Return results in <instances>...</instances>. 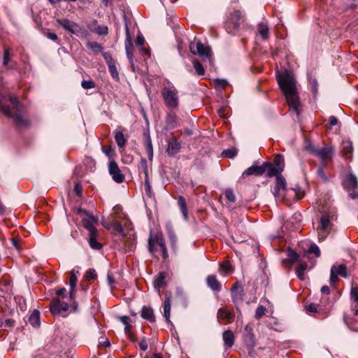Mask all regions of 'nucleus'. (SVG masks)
Returning <instances> with one entry per match:
<instances>
[{"mask_svg": "<svg viewBox=\"0 0 358 358\" xmlns=\"http://www.w3.org/2000/svg\"><path fill=\"white\" fill-rule=\"evenodd\" d=\"M277 80L290 108L299 115L300 101L294 77L291 73L285 71L277 75Z\"/></svg>", "mask_w": 358, "mask_h": 358, "instance_id": "obj_1", "label": "nucleus"}, {"mask_svg": "<svg viewBox=\"0 0 358 358\" xmlns=\"http://www.w3.org/2000/svg\"><path fill=\"white\" fill-rule=\"evenodd\" d=\"M10 101L13 105V108L8 106H4L0 102V110L1 112L8 117L13 119L14 122L17 126H24L27 124V121L21 116L22 106L20 103L17 97L10 96Z\"/></svg>", "mask_w": 358, "mask_h": 358, "instance_id": "obj_2", "label": "nucleus"}, {"mask_svg": "<svg viewBox=\"0 0 358 358\" xmlns=\"http://www.w3.org/2000/svg\"><path fill=\"white\" fill-rule=\"evenodd\" d=\"M56 23L60 25L70 35H76L80 38L87 37L88 31L83 26L66 17L58 18Z\"/></svg>", "mask_w": 358, "mask_h": 358, "instance_id": "obj_3", "label": "nucleus"}, {"mask_svg": "<svg viewBox=\"0 0 358 358\" xmlns=\"http://www.w3.org/2000/svg\"><path fill=\"white\" fill-rule=\"evenodd\" d=\"M162 95L167 107L176 108L178 106V91L172 83H169L167 85L163 87Z\"/></svg>", "mask_w": 358, "mask_h": 358, "instance_id": "obj_4", "label": "nucleus"}, {"mask_svg": "<svg viewBox=\"0 0 358 358\" xmlns=\"http://www.w3.org/2000/svg\"><path fill=\"white\" fill-rule=\"evenodd\" d=\"M189 49L193 55H197L203 60H208L211 62L212 52L208 46H205L199 40L196 38L189 43Z\"/></svg>", "mask_w": 358, "mask_h": 358, "instance_id": "obj_5", "label": "nucleus"}, {"mask_svg": "<svg viewBox=\"0 0 358 358\" xmlns=\"http://www.w3.org/2000/svg\"><path fill=\"white\" fill-rule=\"evenodd\" d=\"M243 340L248 350L249 355L252 357L254 354V348L256 345V340L253 334V327L251 324H248L244 327Z\"/></svg>", "mask_w": 358, "mask_h": 358, "instance_id": "obj_6", "label": "nucleus"}, {"mask_svg": "<svg viewBox=\"0 0 358 358\" xmlns=\"http://www.w3.org/2000/svg\"><path fill=\"white\" fill-rule=\"evenodd\" d=\"M241 19V13L238 10H234L225 22L226 31L229 34H234L238 30Z\"/></svg>", "mask_w": 358, "mask_h": 358, "instance_id": "obj_7", "label": "nucleus"}, {"mask_svg": "<svg viewBox=\"0 0 358 358\" xmlns=\"http://www.w3.org/2000/svg\"><path fill=\"white\" fill-rule=\"evenodd\" d=\"M331 220L330 215L327 212H322L320 218V225L317 229L318 238L324 241L330 231Z\"/></svg>", "mask_w": 358, "mask_h": 358, "instance_id": "obj_8", "label": "nucleus"}, {"mask_svg": "<svg viewBox=\"0 0 358 358\" xmlns=\"http://www.w3.org/2000/svg\"><path fill=\"white\" fill-rule=\"evenodd\" d=\"M307 150L322 161L331 159L333 155V149L331 147H323L322 148H319L314 145H308L307 146Z\"/></svg>", "mask_w": 358, "mask_h": 358, "instance_id": "obj_9", "label": "nucleus"}, {"mask_svg": "<svg viewBox=\"0 0 358 358\" xmlns=\"http://www.w3.org/2000/svg\"><path fill=\"white\" fill-rule=\"evenodd\" d=\"M338 275L343 278H348L347 266L345 264L338 266L333 265L331 268V273L329 282L331 285H334L338 280Z\"/></svg>", "mask_w": 358, "mask_h": 358, "instance_id": "obj_10", "label": "nucleus"}, {"mask_svg": "<svg viewBox=\"0 0 358 358\" xmlns=\"http://www.w3.org/2000/svg\"><path fill=\"white\" fill-rule=\"evenodd\" d=\"M232 301L236 306V310H239L238 305L243 301L244 290L241 284L236 282L231 289Z\"/></svg>", "mask_w": 358, "mask_h": 358, "instance_id": "obj_11", "label": "nucleus"}, {"mask_svg": "<svg viewBox=\"0 0 358 358\" xmlns=\"http://www.w3.org/2000/svg\"><path fill=\"white\" fill-rule=\"evenodd\" d=\"M108 171L113 180L117 183H122L124 180V175L122 173L117 164L112 160L108 165Z\"/></svg>", "mask_w": 358, "mask_h": 358, "instance_id": "obj_12", "label": "nucleus"}, {"mask_svg": "<svg viewBox=\"0 0 358 358\" xmlns=\"http://www.w3.org/2000/svg\"><path fill=\"white\" fill-rule=\"evenodd\" d=\"M157 245L160 248L166 245L165 240L162 233H156L154 235H150L148 239V249L150 252H154L157 250L155 245Z\"/></svg>", "mask_w": 358, "mask_h": 358, "instance_id": "obj_13", "label": "nucleus"}, {"mask_svg": "<svg viewBox=\"0 0 358 358\" xmlns=\"http://www.w3.org/2000/svg\"><path fill=\"white\" fill-rule=\"evenodd\" d=\"M125 31H126V39H125V50L127 53V57L129 60V62L131 65H133V58H134V45L132 43V40L130 36L129 29L127 23L125 24Z\"/></svg>", "mask_w": 358, "mask_h": 358, "instance_id": "obj_14", "label": "nucleus"}, {"mask_svg": "<svg viewBox=\"0 0 358 358\" xmlns=\"http://www.w3.org/2000/svg\"><path fill=\"white\" fill-rule=\"evenodd\" d=\"M69 308L67 303L61 301L59 299H54L50 304V310L53 315H59L66 312Z\"/></svg>", "mask_w": 358, "mask_h": 358, "instance_id": "obj_15", "label": "nucleus"}, {"mask_svg": "<svg viewBox=\"0 0 358 358\" xmlns=\"http://www.w3.org/2000/svg\"><path fill=\"white\" fill-rule=\"evenodd\" d=\"M83 227L89 231L90 234L95 232H98L95 225L98 223V219L92 215L88 216L86 218L82 220Z\"/></svg>", "mask_w": 358, "mask_h": 358, "instance_id": "obj_16", "label": "nucleus"}, {"mask_svg": "<svg viewBox=\"0 0 358 358\" xmlns=\"http://www.w3.org/2000/svg\"><path fill=\"white\" fill-rule=\"evenodd\" d=\"M234 317V313L227 310L224 308H219L217 311V318L219 322L224 321L226 324L231 322Z\"/></svg>", "mask_w": 358, "mask_h": 358, "instance_id": "obj_17", "label": "nucleus"}, {"mask_svg": "<svg viewBox=\"0 0 358 358\" xmlns=\"http://www.w3.org/2000/svg\"><path fill=\"white\" fill-rule=\"evenodd\" d=\"M257 34L264 40L266 41L269 38V27L268 22L263 20L257 25Z\"/></svg>", "mask_w": 358, "mask_h": 358, "instance_id": "obj_18", "label": "nucleus"}, {"mask_svg": "<svg viewBox=\"0 0 358 358\" xmlns=\"http://www.w3.org/2000/svg\"><path fill=\"white\" fill-rule=\"evenodd\" d=\"M79 274V268H74L72 269V271L70 272V276H69V285H70V289H69V294L70 297H73V293L75 291L76 286L77 285V275Z\"/></svg>", "mask_w": 358, "mask_h": 358, "instance_id": "obj_19", "label": "nucleus"}, {"mask_svg": "<svg viewBox=\"0 0 358 358\" xmlns=\"http://www.w3.org/2000/svg\"><path fill=\"white\" fill-rule=\"evenodd\" d=\"M171 292H166L165 295V300L163 304V315L166 321L170 322V315H171Z\"/></svg>", "mask_w": 358, "mask_h": 358, "instance_id": "obj_20", "label": "nucleus"}, {"mask_svg": "<svg viewBox=\"0 0 358 358\" xmlns=\"http://www.w3.org/2000/svg\"><path fill=\"white\" fill-rule=\"evenodd\" d=\"M350 297L353 301L351 308L355 315H358V285L352 286L350 290Z\"/></svg>", "mask_w": 358, "mask_h": 358, "instance_id": "obj_21", "label": "nucleus"}, {"mask_svg": "<svg viewBox=\"0 0 358 358\" xmlns=\"http://www.w3.org/2000/svg\"><path fill=\"white\" fill-rule=\"evenodd\" d=\"M265 173V166L264 163L261 166H251L248 168L243 173V176H262Z\"/></svg>", "mask_w": 358, "mask_h": 358, "instance_id": "obj_22", "label": "nucleus"}, {"mask_svg": "<svg viewBox=\"0 0 358 358\" xmlns=\"http://www.w3.org/2000/svg\"><path fill=\"white\" fill-rule=\"evenodd\" d=\"M208 286L214 292H220L222 288L221 283L217 280L215 275H209L206 278Z\"/></svg>", "mask_w": 358, "mask_h": 358, "instance_id": "obj_23", "label": "nucleus"}, {"mask_svg": "<svg viewBox=\"0 0 358 358\" xmlns=\"http://www.w3.org/2000/svg\"><path fill=\"white\" fill-rule=\"evenodd\" d=\"M180 143L177 139L173 138L169 141L166 152L169 155H174L180 151Z\"/></svg>", "mask_w": 358, "mask_h": 358, "instance_id": "obj_24", "label": "nucleus"}, {"mask_svg": "<svg viewBox=\"0 0 358 358\" xmlns=\"http://www.w3.org/2000/svg\"><path fill=\"white\" fill-rule=\"evenodd\" d=\"M264 166H265V173H266L267 176L269 178L274 176L277 178V176L281 175L282 172V171H280V169H278L277 167L269 162H264Z\"/></svg>", "mask_w": 358, "mask_h": 358, "instance_id": "obj_25", "label": "nucleus"}, {"mask_svg": "<svg viewBox=\"0 0 358 358\" xmlns=\"http://www.w3.org/2000/svg\"><path fill=\"white\" fill-rule=\"evenodd\" d=\"M166 125L168 129H172L179 126L176 113H169L166 117Z\"/></svg>", "mask_w": 358, "mask_h": 358, "instance_id": "obj_26", "label": "nucleus"}, {"mask_svg": "<svg viewBox=\"0 0 358 358\" xmlns=\"http://www.w3.org/2000/svg\"><path fill=\"white\" fill-rule=\"evenodd\" d=\"M222 338L224 342V345L228 348H231L234 343V335L232 331L227 330L222 334Z\"/></svg>", "mask_w": 358, "mask_h": 358, "instance_id": "obj_27", "label": "nucleus"}, {"mask_svg": "<svg viewBox=\"0 0 358 358\" xmlns=\"http://www.w3.org/2000/svg\"><path fill=\"white\" fill-rule=\"evenodd\" d=\"M287 259L283 261L284 263H289L290 264H293L297 262H300L299 255L290 248H289L287 250Z\"/></svg>", "mask_w": 358, "mask_h": 358, "instance_id": "obj_28", "label": "nucleus"}, {"mask_svg": "<svg viewBox=\"0 0 358 358\" xmlns=\"http://www.w3.org/2000/svg\"><path fill=\"white\" fill-rule=\"evenodd\" d=\"M141 315L143 319L146 320H148L150 322L155 321V315L153 310L150 307L143 306L141 310Z\"/></svg>", "mask_w": 358, "mask_h": 358, "instance_id": "obj_29", "label": "nucleus"}, {"mask_svg": "<svg viewBox=\"0 0 358 358\" xmlns=\"http://www.w3.org/2000/svg\"><path fill=\"white\" fill-rule=\"evenodd\" d=\"M98 232L89 234L88 243L91 248L94 250H100L102 248V245L96 240Z\"/></svg>", "mask_w": 358, "mask_h": 358, "instance_id": "obj_30", "label": "nucleus"}, {"mask_svg": "<svg viewBox=\"0 0 358 358\" xmlns=\"http://www.w3.org/2000/svg\"><path fill=\"white\" fill-rule=\"evenodd\" d=\"M29 322L34 328H37L40 326V312L38 310L35 309L32 312L29 317Z\"/></svg>", "mask_w": 358, "mask_h": 358, "instance_id": "obj_31", "label": "nucleus"}, {"mask_svg": "<svg viewBox=\"0 0 358 358\" xmlns=\"http://www.w3.org/2000/svg\"><path fill=\"white\" fill-rule=\"evenodd\" d=\"M165 274L164 273H160L154 280V287L157 289L159 293L160 289L165 285Z\"/></svg>", "mask_w": 358, "mask_h": 358, "instance_id": "obj_32", "label": "nucleus"}, {"mask_svg": "<svg viewBox=\"0 0 358 358\" xmlns=\"http://www.w3.org/2000/svg\"><path fill=\"white\" fill-rule=\"evenodd\" d=\"M108 66V70H109V72H110L112 78L114 80H115L116 81H118L120 78H119V73H118V71H117V69L116 67L115 61L109 60Z\"/></svg>", "mask_w": 358, "mask_h": 358, "instance_id": "obj_33", "label": "nucleus"}, {"mask_svg": "<svg viewBox=\"0 0 358 358\" xmlns=\"http://www.w3.org/2000/svg\"><path fill=\"white\" fill-rule=\"evenodd\" d=\"M345 185L351 189H355L358 187V180L355 176L350 174L346 180Z\"/></svg>", "mask_w": 358, "mask_h": 358, "instance_id": "obj_34", "label": "nucleus"}, {"mask_svg": "<svg viewBox=\"0 0 358 358\" xmlns=\"http://www.w3.org/2000/svg\"><path fill=\"white\" fill-rule=\"evenodd\" d=\"M145 150L148 154L149 160L152 161L153 158V148L150 136L148 135L145 141Z\"/></svg>", "mask_w": 358, "mask_h": 358, "instance_id": "obj_35", "label": "nucleus"}, {"mask_svg": "<svg viewBox=\"0 0 358 358\" xmlns=\"http://www.w3.org/2000/svg\"><path fill=\"white\" fill-rule=\"evenodd\" d=\"M353 150L352 143L349 140H345L342 142V152L343 155L348 157Z\"/></svg>", "mask_w": 358, "mask_h": 358, "instance_id": "obj_36", "label": "nucleus"}, {"mask_svg": "<svg viewBox=\"0 0 358 358\" xmlns=\"http://www.w3.org/2000/svg\"><path fill=\"white\" fill-rule=\"evenodd\" d=\"M308 264L306 262H301L296 269L297 277L301 280L305 279L304 272L307 269Z\"/></svg>", "mask_w": 358, "mask_h": 358, "instance_id": "obj_37", "label": "nucleus"}, {"mask_svg": "<svg viewBox=\"0 0 358 358\" xmlns=\"http://www.w3.org/2000/svg\"><path fill=\"white\" fill-rule=\"evenodd\" d=\"M178 206L180 207V211L182 214L183 217L187 220V208L186 205L185 199L183 196H180L178 200Z\"/></svg>", "mask_w": 358, "mask_h": 358, "instance_id": "obj_38", "label": "nucleus"}, {"mask_svg": "<svg viewBox=\"0 0 358 358\" xmlns=\"http://www.w3.org/2000/svg\"><path fill=\"white\" fill-rule=\"evenodd\" d=\"M166 229H167V233H168V236H169V238L171 241V246L173 249H175L176 247V243H177V236H176V234L174 233V231L172 229V227L170 224H168L166 226Z\"/></svg>", "mask_w": 358, "mask_h": 358, "instance_id": "obj_39", "label": "nucleus"}, {"mask_svg": "<svg viewBox=\"0 0 358 358\" xmlns=\"http://www.w3.org/2000/svg\"><path fill=\"white\" fill-rule=\"evenodd\" d=\"M106 229H112L115 233L123 234L124 229L122 224L119 222H112L110 223V226H106Z\"/></svg>", "mask_w": 358, "mask_h": 358, "instance_id": "obj_40", "label": "nucleus"}, {"mask_svg": "<svg viewBox=\"0 0 358 358\" xmlns=\"http://www.w3.org/2000/svg\"><path fill=\"white\" fill-rule=\"evenodd\" d=\"M115 140L117 145L120 148H123L126 143V139L124 136L122 131H115Z\"/></svg>", "mask_w": 358, "mask_h": 358, "instance_id": "obj_41", "label": "nucleus"}, {"mask_svg": "<svg viewBox=\"0 0 358 358\" xmlns=\"http://www.w3.org/2000/svg\"><path fill=\"white\" fill-rule=\"evenodd\" d=\"M274 166L277 167L280 171L284 170L285 168V162L284 157L281 155H278L275 157L273 164H272Z\"/></svg>", "mask_w": 358, "mask_h": 358, "instance_id": "obj_42", "label": "nucleus"}, {"mask_svg": "<svg viewBox=\"0 0 358 358\" xmlns=\"http://www.w3.org/2000/svg\"><path fill=\"white\" fill-rule=\"evenodd\" d=\"M219 271L220 272L223 273L224 275H226L233 272V268L228 262H225L220 264Z\"/></svg>", "mask_w": 358, "mask_h": 358, "instance_id": "obj_43", "label": "nucleus"}, {"mask_svg": "<svg viewBox=\"0 0 358 358\" xmlns=\"http://www.w3.org/2000/svg\"><path fill=\"white\" fill-rule=\"evenodd\" d=\"M87 47L90 49L94 54H98L103 50V47L97 42H88L87 43Z\"/></svg>", "mask_w": 358, "mask_h": 358, "instance_id": "obj_44", "label": "nucleus"}, {"mask_svg": "<svg viewBox=\"0 0 358 358\" xmlns=\"http://www.w3.org/2000/svg\"><path fill=\"white\" fill-rule=\"evenodd\" d=\"M193 66L199 76H203L205 74V69L203 65L198 61H193Z\"/></svg>", "mask_w": 358, "mask_h": 358, "instance_id": "obj_45", "label": "nucleus"}, {"mask_svg": "<svg viewBox=\"0 0 358 358\" xmlns=\"http://www.w3.org/2000/svg\"><path fill=\"white\" fill-rule=\"evenodd\" d=\"M275 185L282 187V191L286 189V180L282 174L275 178Z\"/></svg>", "mask_w": 358, "mask_h": 358, "instance_id": "obj_46", "label": "nucleus"}, {"mask_svg": "<svg viewBox=\"0 0 358 358\" xmlns=\"http://www.w3.org/2000/svg\"><path fill=\"white\" fill-rule=\"evenodd\" d=\"M308 84H309V86H310V88L312 92L314 94H316V93L317 92V89H318V84H317L316 79L313 78H309Z\"/></svg>", "mask_w": 358, "mask_h": 358, "instance_id": "obj_47", "label": "nucleus"}, {"mask_svg": "<svg viewBox=\"0 0 358 358\" xmlns=\"http://www.w3.org/2000/svg\"><path fill=\"white\" fill-rule=\"evenodd\" d=\"M12 56V54L9 49L4 48L3 51V65L4 66H7L9 62L10 57Z\"/></svg>", "mask_w": 358, "mask_h": 358, "instance_id": "obj_48", "label": "nucleus"}, {"mask_svg": "<svg viewBox=\"0 0 358 358\" xmlns=\"http://www.w3.org/2000/svg\"><path fill=\"white\" fill-rule=\"evenodd\" d=\"M224 196L227 198V199L230 202H235L236 201V196L231 189H227L224 192Z\"/></svg>", "mask_w": 358, "mask_h": 358, "instance_id": "obj_49", "label": "nucleus"}, {"mask_svg": "<svg viewBox=\"0 0 358 358\" xmlns=\"http://www.w3.org/2000/svg\"><path fill=\"white\" fill-rule=\"evenodd\" d=\"M308 253H313L315 254V255L318 257L320 256V248L319 247L315 244V243H312L308 250Z\"/></svg>", "mask_w": 358, "mask_h": 358, "instance_id": "obj_50", "label": "nucleus"}, {"mask_svg": "<svg viewBox=\"0 0 358 358\" xmlns=\"http://www.w3.org/2000/svg\"><path fill=\"white\" fill-rule=\"evenodd\" d=\"M95 33H96L99 35L105 36L107 35L108 33V29L106 26H98L94 31Z\"/></svg>", "mask_w": 358, "mask_h": 358, "instance_id": "obj_51", "label": "nucleus"}, {"mask_svg": "<svg viewBox=\"0 0 358 358\" xmlns=\"http://www.w3.org/2000/svg\"><path fill=\"white\" fill-rule=\"evenodd\" d=\"M120 320L124 325L125 332L129 333L130 318L128 316H122L120 317Z\"/></svg>", "mask_w": 358, "mask_h": 358, "instance_id": "obj_52", "label": "nucleus"}, {"mask_svg": "<svg viewBox=\"0 0 358 358\" xmlns=\"http://www.w3.org/2000/svg\"><path fill=\"white\" fill-rule=\"evenodd\" d=\"M237 154L236 149H227L222 152V155L228 158H233Z\"/></svg>", "mask_w": 358, "mask_h": 358, "instance_id": "obj_53", "label": "nucleus"}, {"mask_svg": "<svg viewBox=\"0 0 358 358\" xmlns=\"http://www.w3.org/2000/svg\"><path fill=\"white\" fill-rule=\"evenodd\" d=\"M97 277L96 272L94 268H90L85 274V279L87 280H91L96 279Z\"/></svg>", "mask_w": 358, "mask_h": 358, "instance_id": "obj_54", "label": "nucleus"}, {"mask_svg": "<svg viewBox=\"0 0 358 358\" xmlns=\"http://www.w3.org/2000/svg\"><path fill=\"white\" fill-rule=\"evenodd\" d=\"M324 167L325 164L324 163H322L317 169V174L323 180H327V176L324 173Z\"/></svg>", "mask_w": 358, "mask_h": 358, "instance_id": "obj_55", "label": "nucleus"}, {"mask_svg": "<svg viewBox=\"0 0 358 358\" xmlns=\"http://www.w3.org/2000/svg\"><path fill=\"white\" fill-rule=\"evenodd\" d=\"M11 243L13 248H15L17 251H20L22 249V241L20 238H13L11 239Z\"/></svg>", "mask_w": 358, "mask_h": 358, "instance_id": "obj_56", "label": "nucleus"}, {"mask_svg": "<svg viewBox=\"0 0 358 358\" xmlns=\"http://www.w3.org/2000/svg\"><path fill=\"white\" fill-rule=\"evenodd\" d=\"M266 312V308L263 306H259L255 311V317L256 319H260Z\"/></svg>", "mask_w": 358, "mask_h": 358, "instance_id": "obj_57", "label": "nucleus"}, {"mask_svg": "<svg viewBox=\"0 0 358 358\" xmlns=\"http://www.w3.org/2000/svg\"><path fill=\"white\" fill-rule=\"evenodd\" d=\"M81 86L85 90L92 89L95 87V84L92 80H83L81 83Z\"/></svg>", "mask_w": 358, "mask_h": 358, "instance_id": "obj_58", "label": "nucleus"}, {"mask_svg": "<svg viewBox=\"0 0 358 358\" xmlns=\"http://www.w3.org/2000/svg\"><path fill=\"white\" fill-rule=\"evenodd\" d=\"M141 169L143 170L145 177L148 176V167L147 160L144 158L141 159L140 162Z\"/></svg>", "mask_w": 358, "mask_h": 358, "instance_id": "obj_59", "label": "nucleus"}, {"mask_svg": "<svg viewBox=\"0 0 358 358\" xmlns=\"http://www.w3.org/2000/svg\"><path fill=\"white\" fill-rule=\"evenodd\" d=\"M281 190H282V187H278L276 185L275 186L273 191V194L275 196V198L283 199L284 196L280 194Z\"/></svg>", "mask_w": 358, "mask_h": 358, "instance_id": "obj_60", "label": "nucleus"}, {"mask_svg": "<svg viewBox=\"0 0 358 358\" xmlns=\"http://www.w3.org/2000/svg\"><path fill=\"white\" fill-rule=\"evenodd\" d=\"M144 43H145L144 37L142 35L138 34L136 39V45L139 46V47H142L144 45Z\"/></svg>", "mask_w": 358, "mask_h": 358, "instance_id": "obj_61", "label": "nucleus"}, {"mask_svg": "<svg viewBox=\"0 0 358 358\" xmlns=\"http://www.w3.org/2000/svg\"><path fill=\"white\" fill-rule=\"evenodd\" d=\"M107 282L108 285L113 288L114 284L115 283V280L111 273H108L107 274Z\"/></svg>", "mask_w": 358, "mask_h": 358, "instance_id": "obj_62", "label": "nucleus"}, {"mask_svg": "<svg viewBox=\"0 0 358 358\" xmlns=\"http://www.w3.org/2000/svg\"><path fill=\"white\" fill-rule=\"evenodd\" d=\"M306 310L310 313L317 312V306L315 303H310L306 307Z\"/></svg>", "mask_w": 358, "mask_h": 358, "instance_id": "obj_63", "label": "nucleus"}, {"mask_svg": "<svg viewBox=\"0 0 358 358\" xmlns=\"http://www.w3.org/2000/svg\"><path fill=\"white\" fill-rule=\"evenodd\" d=\"M139 348L143 351H145V350H148V342H147L145 338H143L141 340V341L139 343Z\"/></svg>", "mask_w": 358, "mask_h": 358, "instance_id": "obj_64", "label": "nucleus"}]
</instances>
